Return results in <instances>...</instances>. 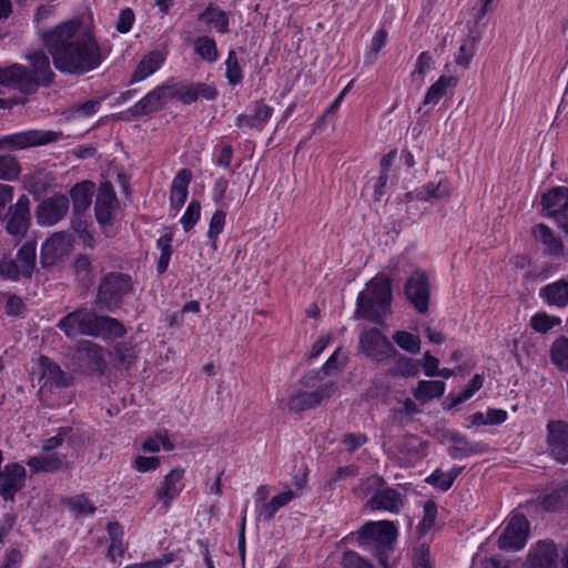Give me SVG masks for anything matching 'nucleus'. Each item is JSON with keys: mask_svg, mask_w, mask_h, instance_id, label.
Returning a JSON list of instances; mask_svg holds the SVG:
<instances>
[{"mask_svg": "<svg viewBox=\"0 0 568 568\" xmlns=\"http://www.w3.org/2000/svg\"><path fill=\"white\" fill-rule=\"evenodd\" d=\"M78 29L74 22H63L41 33L42 42L60 72L83 74L101 64L102 55L97 40Z\"/></svg>", "mask_w": 568, "mask_h": 568, "instance_id": "nucleus-1", "label": "nucleus"}, {"mask_svg": "<svg viewBox=\"0 0 568 568\" xmlns=\"http://www.w3.org/2000/svg\"><path fill=\"white\" fill-rule=\"evenodd\" d=\"M26 59L30 68L19 63L0 68V84L24 94H33L40 87L50 85L54 73L50 67L49 57L43 51L30 52Z\"/></svg>", "mask_w": 568, "mask_h": 568, "instance_id": "nucleus-2", "label": "nucleus"}, {"mask_svg": "<svg viewBox=\"0 0 568 568\" xmlns=\"http://www.w3.org/2000/svg\"><path fill=\"white\" fill-rule=\"evenodd\" d=\"M58 327L69 338L83 335L121 337L125 333L123 325L115 318L100 316L84 308L77 310L62 317Z\"/></svg>", "mask_w": 568, "mask_h": 568, "instance_id": "nucleus-3", "label": "nucleus"}, {"mask_svg": "<svg viewBox=\"0 0 568 568\" xmlns=\"http://www.w3.org/2000/svg\"><path fill=\"white\" fill-rule=\"evenodd\" d=\"M392 287L384 275L373 277L357 296L356 316L382 323L390 314Z\"/></svg>", "mask_w": 568, "mask_h": 568, "instance_id": "nucleus-4", "label": "nucleus"}, {"mask_svg": "<svg viewBox=\"0 0 568 568\" xmlns=\"http://www.w3.org/2000/svg\"><path fill=\"white\" fill-rule=\"evenodd\" d=\"M397 538V529L392 521H368L356 532H351L342 539L344 544L357 542L359 547L371 550L384 562Z\"/></svg>", "mask_w": 568, "mask_h": 568, "instance_id": "nucleus-5", "label": "nucleus"}, {"mask_svg": "<svg viewBox=\"0 0 568 568\" xmlns=\"http://www.w3.org/2000/svg\"><path fill=\"white\" fill-rule=\"evenodd\" d=\"M529 523L519 513H514L506 521V526L498 538V547L503 550H520L527 544Z\"/></svg>", "mask_w": 568, "mask_h": 568, "instance_id": "nucleus-6", "label": "nucleus"}, {"mask_svg": "<svg viewBox=\"0 0 568 568\" xmlns=\"http://www.w3.org/2000/svg\"><path fill=\"white\" fill-rule=\"evenodd\" d=\"M131 278L123 273L106 274L98 288V301L108 308L116 306L122 297L131 291Z\"/></svg>", "mask_w": 568, "mask_h": 568, "instance_id": "nucleus-7", "label": "nucleus"}, {"mask_svg": "<svg viewBox=\"0 0 568 568\" xmlns=\"http://www.w3.org/2000/svg\"><path fill=\"white\" fill-rule=\"evenodd\" d=\"M61 138V132L28 130L2 136L0 139V148H11L21 150L55 142L59 141Z\"/></svg>", "mask_w": 568, "mask_h": 568, "instance_id": "nucleus-8", "label": "nucleus"}, {"mask_svg": "<svg viewBox=\"0 0 568 568\" xmlns=\"http://www.w3.org/2000/svg\"><path fill=\"white\" fill-rule=\"evenodd\" d=\"M170 101L173 99L180 100L184 104H190L196 101L200 97L206 100H214L217 95L215 88L204 83H186L176 82L165 84Z\"/></svg>", "mask_w": 568, "mask_h": 568, "instance_id": "nucleus-9", "label": "nucleus"}, {"mask_svg": "<svg viewBox=\"0 0 568 568\" xmlns=\"http://www.w3.org/2000/svg\"><path fill=\"white\" fill-rule=\"evenodd\" d=\"M359 347L367 357L377 362L390 357L396 352L388 338L377 328L361 335Z\"/></svg>", "mask_w": 568, "mask_h": 568, "instance_id": "nucleus-10", "label": "nucleus"}, {"mask_svg": "<svg viewBox=\"0 0 568 568\" xmlns=\"http://www.w3.org/2000/svg\"><path fill=\"white\" fill-rule=\"evenodd\" d=\"M79 367L87 373L103 374L106 368L105 351L90 341L81 342L77 347Z\"/></svg>", "mask_w": 568, "mask_h": 568, "instance_id": "nucleus-11", "label": "nucleus"}, {"mask_svg": "<svg viewBox=\"0 0 568 568\" xmlns=\"http://www.w3.org/2000/svg\"><path fill=\"white\" fill-rule=\"evenodd\" d=\"M70 202L67 195L58 194L41 202L36 212L38 224L52 226L62 220L69 211Z\"/></svg>", "mask_w": 568, "mask_h": 568, "instance_id": "nucleus-12", "label": "nucleus"}, {"mask_svg": "<svg viewBox=\"0 0 568 568\" xmlns=\"http://www.w3.org/2000/svg\"><path fill=\"white\" fill-rule=\"evenodd\" d=\"M72 247V237L65 232H57L41 247L40 261L43 267L54 265L67 256Z\"/></svg>", "mask_w": 568, "mask_h": 568, "instance_id": "nucleus-13", "label": "nucleus"}, {"mask_svg": "<svg viewBox=\"0 0 568 568\" xmlns=\"http://www.w3.org/2000/svg\"><path fill=\"white\" fill-rule=\"evenodd\" d=\"M184 474V468L180 466L174 467L164 476L163 480L155 489L154 496L165 511L171 507L173 500L181 494L183 489L182 480Z\"/></svg>", "mask_w": 568, "mask_h": 568, "instance_id": "nucleus-14", "label": "nucleus"}, {"mask_svg": "<svg viewBox=\"0 0 568 568\" xmlns=\"http://www.w3.org/2000/svg\"><path fill=\"white\" fill-rule=\"evenodd\" d=\"M547 444L549 454L561 464L568 462V424L552 420L547 425Z\"/></svg>", "mask_w": 568, "mask_h": 568, "instance_id": "nucleus-15", "label": "nucleus"}, {"mask_svg": "<svg viewBox=\"0 0 568 568\" xmlns=\"http://www.w3.org/2000/svg\"><path fill=\"white\" fill-rule=\"evenodd\" d=\"M6 230L10 235L22 237L30 225V199L22 194L14 205L9 209Z\"/></svg>", "mask_w": 568, "mask_h": 568, "instance_id": "nucleus-16", "label": "nucleus"}, {"mask_svg": "<svg viewBox=\"0 0 568 568\" xmlns=\"http://www.w3.org/2000/svg\"><path fill=\"white\" fill-rule=\"evenodd\" d=\"M26 469L19 463L7 464L0 470V496L4 500H13L26 483Z\"/></svg>", "mask_w": 568, "mask_h": 568, "instance_id": "nucleus-17", "label": "nucleus"}, {"mask_svg": "<svg viewBox=\"0 0 568 568\" xmlns=\"http://www.w3.org/2000/svg\"><path fill=\"white\" fill-rule=\"evenodd\" d=\"M406 297L413 303L419 313L428 310L429 284L424 272H414L405 284Z\"/></svg>", "mask_w": 568, "mask_h": 568, "instance_id": "nucleus-18", "label": "nucleus"}, {"mask_svg": "<svg viewBox=\"0 0 568 568\" xmlns=\"http://www.w3.org/2000/svg\"><path fill=\"white\" fill-rule=\"evenodd\" d=\"M41 369L40 390L54 392L69 386L70 377L60 368V366L45 356L39 359Z\"/></svg>", "mask_w": 568, "mask_h": 568, "instance_id": "nucleus-19", "label": "nucleus"}, {"mask_svg": "<svg viewBox=\"0 0 568 568\" xmlns=\"http://www.w3.org/2000/svg\"><path fill=\"white\" fill-rule=\"evenodd\" d=\"M559 552L552 540H539L530 550L526 568H557Z\"/></svg>", "mask_w": 568, "mask_h": 568, "instance_id": "nucleus-20", "label": "nucleus"}, {"mask_svg": "<svg viewBox=\"0 0 568 568\" xmlns=\"http://www.w3.org/2000/svg\"><path fill=\"white\" fill-rule=\"evenodd\" d=\"M336 389V384L333 382L322 385L318 389L313 392H300L288 399V408L292 412H303L311 409L318 405L323 399L328 398Z\"/></svg>", "mask_w": 568, "mask_h": 568, "instance_id": "nucleus-21", "label": "nucleus"}, {"mask_svg": "<svg viewBox=\"0 0 568 568\" xmlns=\"http://www.w3.org/2000/svg\"><path fill=\"white\" fill-rule=\"evenodd\" d=\"M27 465L34 473L49 474H55L70 467L68 456L60 453H45L32 456L27 460Z\"/></svg>", "mask_w": 568, "mask_h": 568, "instance_id": "nucleus-22", "label": "nucleus"}, {"mask_svg": "<svg viewBox=\"0 0 568 568\" xmlns=\"http://www.w3.org/2000/svg\"><path fill=\"white\" fill-rule=\"evenodd\" d=\"M170 101L165 84L150 91L144 98L138 101L132 108L134 116H142L161 110Z\"/></svg>", "mask_w": 568, "mask_h": 568, "instance_id": "nucleus-23", "label": "nucleus"}, {"mask_svg": "<svg viewBox=\"0 0 568 568\" xmlns=\"http://www.w3.org/2000/svg\"><path fill=\"white\" fill-rule=\"evenodd\" d=\"M404 495L394 488L378 489L368 500L367 506L372 510H385L398 514L404 506Z\"/></svg>", "mask_w": 568, "mask_h": 568, "instance_id": "nucleus-24", "label": "nucleus"}, {"mask_svg": "<svg viewBox=\"0 0 568 568\" xmlns=\"http://www.w3.org/2000/svg\"><path fill=\"white\" fill-rule=\"evenodd\" d=\"M273 114V108L257 101L254 103L251 114H240L235 124L240 129H255L257 131L263 130L268 120Z\"/></svg>", "mask_w": 568, "mask_h": 568, "instance_id": "nucleus-25", "label": "nucleus"}, {"mask_svg": "<svg viewBox=\"0 0 568 568\" xmlns=\"http://www.w3.org/2000/svg\"><path fill=\"white\" fill-rule=\"evenodd\" d=\"M452 194V186L449 182L445 179H440L437 183L428 182L420 189H417L414 193L409 192L406 194L407 199L410 200H420L425 202L435 201V200H445L448 199Z\"/></svg>", "mask_w": 568, "mask_h": 568, "instance_id": "nucleus-26", "label": "nucleus"}, {"mask_svg": "<svg viewBox=\"0 0 568 568\" xmlns=\"http://www.w3.org/2000/svg\"><path fill=\"white\" fill-rule=\"evenodd\" d=\"M116 202L115 193L110 183L100 186L95 200V216L99 223L106 224L112 219V210Z\"/></svg>", "mask_w": 568, "mask_h": 568, "instance_id": "nucleus-27", "label": "nucleus"}, {"mask_svg": "<svg viewBox=\"0 0 568 568\" xmlns=\"http://www.w3.org/2000/svg\"><path fill=\"white\" fill-rule=\"evenodd\" d=\"M540 298L549 306L565 308L568 306V281L558 280L540 288Z\"/></svg>", "mask_w": 568, "mask_h": 568, "instance_id": "nucleus-28", "label": "nucleus"}, {"mask_svg": "<svg viewBox=\"0 0 568 568\" xmlns=\"http://www.w3.org/2000/svg\"><path fill=\"white\" fill-rule=\"evenodd\" d=\"M532 233L535 240L544 246L546 254L555 256L562 254V241L550 227L545 224H538L534 227Z\"/></svg>", "mask_w": 568, "mask_h": 568, "instance_id": "nucleus-29", "label": "nucleus"}, {"mask_svg": "<svg viewBox=\"0 0 568 568\" xmlns=\"http://www.w3.org/2000/svg\"><path fill=\"white\" fill-rule=\"evenodd\" d=\"M192 179V173L187 169L181 170L172 181L171 185V205L175 209L182 207L187 197V187Z\"/></svg>", "mask_w": 568, "mask_h": 568, "instance_id": "nucleus-30", "label": "nucleus"}, {"mask_svg": "<svg viewBox=\"0 0 568 568\" xmlns=\"http://www.w3.org/2000/svg\"><path fill=\"white\" fill-rule=\"evenodd\" d=\"M456 84L457 79L455 77H439V79L428 88L422 105L429 108L435 106L447 93V90L456 87Z\"/></svg>", "mask_w": 568, "mask_h": 568, "instance_id": "nucleus-31", "label": "nucleus"}, {"mask_svg": "<svg viewBox=\"0 0 568 568\" xmlns=\"http://www.w3.org/2000/svg\"><path fill=\"white\" fill-rule=\"evenodd\" d=\"M37 244L36 242H28L22 245L16 256V261L19 264L20 272L22 273L23 278H31L33 271L36 268V260H37Z\"/></svg>", "mask_w": 568, "mask_h": 568, "instance_id": "nucleus-32", "label": "nucleus"}, {"mask_svg": "<svg viewBox=\"0 0 568 568\" xmlns=\"http://www.w3.org/2000/svg\"><path fill=\"white\" fill-rule=\"evenodd\" d=\"M446 389V384L442 381H419L413 390V396L423 403L440 398Z\"/></svg>", "mask_w": 568, "mask_h": 568, "instance_id": "nucleus-33", "label": "nucleus"}, {"mask_svg": "<svg viewBox=\"0 0 568 568\" xmlns=\"http://www.w3.org/2000/svg\"><path fill=\"white\" fill-rule=\"evenodd\" d=\"M163 63V57L160 52L153 51L145 55L136 67L133 75L132 82H140L153 74L158 69H160Z\"/></svg>", "mask_w": 568, "mask_h": 568, "instance_id": "nucleus-34", "label": "nucleus"}, {"mask_svg": "<svg viewBox=\"0 0 568 568\" xmlns=\"http://www.w3.org/2000/svg\"><path fill=\"white\" fill-rule=\"evenodd\" d=\"M93 184L90 182H82L75 184L71 190V197L73 201L74 212L81 213L85 211L92 202Z\"/></svg>", "mask_w": 568, "mask_h": 568, "instance_id": "nucleus-35", "label": "nucleus"}, {"mask_svg": "<svg viewBox=\"0 0 568 568\" xmlns=\"http://www.w3.org/2000/svg\"><path fill=\"white\" fill-rule=\"evenodd\" d=\"M551 363L560 371H568V337L560 336L550 345Z\"/></svg>", "mask_w": 568, "mask_h": 568, "instance_id": "nucleus-36", "label": "nucleus"}, {"mask_svg": "<svg viewBox=\"0 0 568 568\" xmlns=\"http://www.w3.org/2000/svg\"><path fill=\"white\" fill-rule=\"evenodd\" d=\"M449 448V456L454 459L466 458L483 452L481 444L473 443L465 437H454Z\"/></svg>", "mask_w": 568, "mask_h": 568, "instance_id": "nucleus-37", "label": "nucleus"}, {"mask_svg": "<svg viewBox=\"0 0 568 568\" xmlns=\"http://www.w3.org/2000/svg\"><path fill=\"white\" fill-rule=\"evenodd\" d=\"M339 348H337L329 357L328 359L324 363V365L318 369V371H314V372H311L308 373L303 379L302 382L304 383V385L306 386H311V381L312 379H322L323 377L325 376H328L331 375L333 372H336L338 371L339 366H341V363H339Z\"/></svg>", "mask_w": 568, "mask_h": 568, "instance_id": "nucleus-38", "label": "nucleus"}, {"mask_svg": "<svg viewBox=\"0 0 568 568\" xmlns=\"http://www.w3.org/2000/svg\"><path fill=\"white\" fill-rule=\"evenodd\" d=\"M294 497L295 494L292 490H286L274 496L268 503L263 505L261 509V516L265 520H271L276 511L280 508L286 506Z\"/></svg>", "mask_w": 568, "mask_h": 568, "instance_id": "nucleus-39", "label": "nucleus"}, {"mask_svg": "<svg viewBox=\"0 0 568 568\" xmlns=\"http://www.w3.org/2000/svg\"><path fill=\"white\" fill-rule=\"evenodd\" d=\"M542 507L548 511H556L568 506V485H564L541 500Z\"/></svg>", "mask_w": 568, "mask_h": 568, "instance_id": "nucleus-40", "label": "nucleus"}, {"mask_svg": "<svg viewBox=\"0 0 568 568\" xmlns=\"http://www.w3.org/2000/svg\"><path fill=\"white\" fill-rule=\"evenodd\" d=\"M200 19L204 20L207 24L213 26L221 33L229 31V18L222 10L207 7L204 12L200 14Z\"/></svg>", "mask_w": 568, "mask_h": 568, "instance_id": "nucleus-41", "label": "nucleus"}, {"mask_svg": "<svg viewBox=\"0 0 568 568\" xmlns=\"http://www.w3.org/2000/svg\"><path fill=\"white\" fill-rule=\"evenodd\" d=\"M561 324V320L558 316H552L546 312H538L531 316L529 325L530 327L540 334H546L554 327Z\"/></svg>", "mask_w": 568, "mask_h": 568, "instance_id": "nucleus-42", "label": "nucleus"}, {"mask_svg": "<svg viewBox=\"0 0 568 568\" xmlns=\"http://www.w3.org/2000/svg\"><path fill=\"white\" fill-rule=\"evenodd\" d=\"M459 474L460 468H453L447 473H444L440 469H436L429 475L427 483L442 489L443 491H446L452 487Z\"/></svg>", "mask_w": 568, "mask_h": 568, "instance_id": "nucleus-43", "label": "nucleus"}, {"mask_svg": "<svg viewBox=\"0 0 568 568\" xmlns=\"http://www.w3.org/2000/svg\"><path fill=\"white\" fill-rule=\"evenodd\" d=\"M174 447L175 446L166 432L159 433L154 437H150L142 443V450L144 453H159L161 448L166 452H171Z\"/></svg>", "mask_w": 568, "mask_h": 568, "instance_id": "nucleus-44", "label": "nucleus"}, {"mask_svg": "<svg viewBox=\"0 0 568 568\" xmlns=\"http://www.w3.org/2000/svg\"><path fill=\"white\" fill-rule=\"evenodd\" d=\"M195 52L205 61L214 62L217 59L215 41L209 37H200L194 42Z\"/></svg>", "mask_w": 568, "mask_h": 568, "instance_id": "nucleus-45", "label": "nucleus"}, {"mask_svg": "<svg viewBox=\"0 0 568 568\" xmlns=\"http://www.w3.org/2000/svg\"><path fill=\"white\" fill-rule=\"evenodd\" d=\"M393 339L402 349L408 353L417 354L420 351V339L412 333L398 331L393 335Z\"/></svg>", "mask_w": 568, "mask_h": 568, "instance_id": "nucleus-46", "label": "nucleus"}, {"mask_svg": "<svg viewBox=\"0 0 568 568\" xmlns=\"http://www.w3.org/2000/svg\"><path fill=\"white\" fill-rule=\"evenodd\" d=\"M20 165L14 156L0 155V180L11 181L19 176Z\"/></svg>", "mask_w": 568, "mask_h": 568, "instance_id": "nucleus-47", "label": "nucleus"}, {"mask_svg": "<svg viewBox=\"0 0 568 568\" xmlns=\"http://www.w3.org/2000/svg\"><path fill=\"white\" fill-rule=\"evenodd\" d=\"M99 100H88L83 103L73 104L69 109V116L72 119L88 118L95 114L100 109Z\"/></svg>", "mask_w": 568, "mask_h": 568, "instance_id": "nucleus-48", "label": "nucleus"}, {"mask_svg": "<svg viewBox=\"0 0 568 568\" xmlns=\"http://www.w3.org/2000/svg\"><path fill=\"white\" fill-rule=\"evenodd\" d=\"M484 385V375H480V374H476L469 385L463 390L460 392L458 395L452 397V404L450 406H457L466 400H468L469 398H471L474 396V394L476 392H478Z\"/></svg>", "mask_w": 568, "mask_h": 568, "instance_id": "nucleus-49", "label": "nucleus"}, {"mask_svg": "<svg viewBox=\"0 0 568 568\" xmlns=\"http://www.w3.org/2000/svg\"><path fill=\"white\" fill-rule=\"evenodd\" d=\"M226 64V78L231 85L239 84L243 79V73L234 50H230L227 54V59L225 61Z\"/></svg>", "mask_w": 568, "mask_h": 568, "instance_id": "nucleus-50", "label": "nucleus"}, {"mask_svg": "<svg viewBox=\"0 0 568 568\" xmlns=\"http://www.w3.org/2000/svg\"><path fill=\"white\" fill-rule=\"evenodd\" d=\"M419 373V363L409 357L400 356L396 365L393 369V374L404 376V377H414Z\"/></svg>", "mask_w": 568, "mask_h": 568, "instance_id": "nucleus-51", "label": "nucleus"}, {"mask_svg": "<svg viewBox=\"0 0 568 568\" xmlns=\"http://www.w3.org/2000/svg\"><path fill=\"white\" fill-rule=\"evenodd\" d=\"M477 40L474 37L467 38L460 45L456 55V63L463 68H468L471 58L475 54Z\"/></svg>", "mask_w": 568, "mask_h": 568, "instance_id": "nucleus-52", "label": "nucleus"}, {"mask_svg": "<svg viewBox=\"0 0 568 568\" xmlns=\"http://www.w3.org/2000/svg\"><path fill=\"white\" fill-rule=\"evenodd\" d=\"M387 42V32L384 29L378 30L373 39L368 52L365 55V62L374 64L377 61L381 49Z\"/></svg>", "mask_w": 568, "mask_h": 568, "instance_id": "nucleus-53", "label": "nucleus"}, {"mask_svg": "<svg viewBox=\"0 0 568 568\" xmlns=\"http://www.w3.org/2000/svg\"><path fill=\"white\" fill-rule=\"evenodd\" d=\"M71 428L61 427L58 429V433L49 438H45L41 442V449L43 453H55L54 450L61 447L64 442L68 439Z\"/></svg>", "mask_w": 568, "mask_h": 568, "instance_id": "nucleus-54", "label": "nucleus"}, {"mask_svg": "<svg viewBox=\"0 0 568 568\" xmlns=\"http://www.w3.org/2000/svg\"><path fill=\"white\" fill-rule=\"evenodd\" d=\"M65 504L77 515L87 516L95 511V507L83 495L69 498Z\"/></svg>", "mask_w": 568, "mask_h": 568, "instance_id": "nucleus-55", "label": "nucleus"}, {"mask_svg": "<svg viewBox=\"0 0 568 568\" xmlns=\"http://www.w3.org/2000/svg\"><path fill=\"white\" fill-rule=\"evenodd\" d=\"M201 215V205L197 201H192L181 217V224L185 232H189L196 224Z\"/></svg>", "mask_w": 568, "mask_h": 568, "instance_id": "nucleus-56", "label": "nucleus"}, {"mask_svg": "<svg viewBox=\"0 0 568 568\" xmlns=\"http://www.w3.org/2000/svg\"><path fill=\"white\" fill-rule=\"evenodd\" d=\"M423 443L416 436H406L398 443V450L409 458L418 456Z\"/></svg>", "mask_w": 568, "mask_h": 568, "instance_id": "nucleus-57", "label": "nucleus"}, {"mask_svg": "<svg viewBox=\"0 0 568 568\" xmlns=\"http://www.w3.org/2000/svg\"><path fill=\"white\" fill-rule=\"evenodd\" d=\"M225 224V213L223 211H216L211 219L207 236L212 241V245L215 246V242L220 233L223 231Z\"/></svg>", "mask_w": 568, "mask_h": 568, "instance_id": "nucleus-58", "label": "nucleus"}, {"mask_svg": "<svg viewBox=\"0 0 568 568\" xmlns=\"http://www.w3.org/2000/svg\"><path fill=\"white\" fill-rule=\"evenodd\" d=\"M433 68H434V64H433V57H432L430 52L423 51L416 60V64H415L413 74L414 75L417 74L418 77L422 78V80H424V77L426 75V73H428Z\"/></svg>", "mask_w": 568, "mask_h": 568, "instance_id": "nucleus-59", "label": "nucleus"}, {"mask_svg": "<svg viewBox=\"0 0 568 568\" xmlns=\"http://www.w3.org/2000/svg\"><path fill=\"white\" fill-rule=\"evenodd\" d=\"M74 270L80 282L89 284L91 282V262L87 256H79L74 263Z\"/></svg>", "mask_w": 568, "mask_h": 568, "instance_id": "nucleus-60", "label": "nucleus"}, {"mask_svg": "<svg viewBox=\"0 0 568 568\" xmlns=\"http://www.w3.org/2000/svg\"><path fill=\"white\" fill-rule=\"evenodd\" d=\"M161 460L159 457L138 456L133 462V467L140 473L155 470L160 467Z\"/></svg>", "mask_w": 568, "mask_h": 568, "instance_id": "nucleus-61", "label": "nucleus"}, {"mask_svg": "<svg viewBox=\"0 0 568 568\" xmlns=\"http://www.w3.org/2000/svg\"><path fill=\"white\" fill-rule=\"evenodd\" d=\"M414 568H433L429 556V547L419 545L414 551Z\"/></svg>", "mask_w": 568, "mask_h": 568, "instance_id": "nucleus-62", "label": "nucleus"}, {"mask_svg": "<svg viewBox=\"0 0 568 568\" xmlns=\"http://www.w3.org/2000/svg\"><path fill=\"white\" fill-rule=\"evenodd\" d=\"M343 568H374L354 551H345L342 559Z\"/></svg>", "mask_w": 568, "mask_h": 568, "instance_id": "nucleus-63", "label": "nucleus"}, {"mask_svg": "<svg viewBox=\"0 0 568 568\" xmlns=\"http://www.w3.org/2000/svg\"><path fill=\"white\" fill-rule=\"evenodd\" d=\"M135 20V16L132 9L125 8L120 11L119 19L116 22V30L121 33H128Z\"/></svg>", "mask_w": 568, "mask_h": 568, "instance_id": "nucleus-64", "label": "nucleus"}]
</instances>
